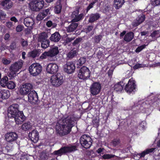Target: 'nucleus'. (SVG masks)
<instances>
[{"instance_id":"nucleus-10","label":"nucleus","mask_w":160,"mask_h":160,"mask_svg":"<svg viewBox=\"0 0 160 160\" xmlns=\"http://www.w3.org/2000/svg\"><path fill=\"white\" fill-rule=\"evenodd\" d=\"M101 88V84L99 82H95L90 86V92L93 96H95L100 92Z\"/></svg>"},{"instance_id":"nucleus-40","label":"nucleus","mask_w":160,"mask_h":160,"mask_svg":"<svg viewBox=\"0 0 160 160\" xmlns=\"http://www.w3.org/2000/svg\"><path fill=\"white\" fill-rule=\"evenodd\" d=\"M8 88L10 89H14L16 87V84L14 82L12 81H9L6 85Z\"/></svg>"},{"instance_id":"nucleus-62","label":"nucleus","mask_w":160,"mask_h":160,"mask_svg":"<svg viewBox=\"0 0 160 160\" xmlns=\"http://www.w3.org/2000/svg\"><path fill=\"white\" fill-rule=\"evenodd\" d=\"M93 28V27L92 25L89 26L85 28V31L87 33L89 32L92 30Z\"/></svg>"},{"instance_id":"nucleus-15","label":"nucleus","mask_w":160,"mask_h":160,"mask_svg":"<svg viewBox=\"0 0 160 160\" xmlns=\"http://www.w3.org/2000/svg\"><path fill=\"white\" fill-rule=\"evenodd\" d=\"M58 65L54 63H50L47 67L46 71L48 73L54 74L56 73L58 71Z\"/></svg>"},{"instance_id":"nucleus-9","label":"nucleus","mask_w":160,"mask_h":160,"mask_svg":"<svg viewBox=\"0 0 160 160\" xmlns=\"http://www.w3.org/2000/svg\"><path fill=\"white\" fill-rule=\"evenodd\" d=\"M50 82L53 86L58 87L63 82V77L60 74H57L51 77Z\"/></svg>"},{"instance_id":"nucleus-39","label":"nucleus","mask_w":160,"mask_h":160,"mask_svg":"<svg viewBox=\"0 0 160 160\" xmlns=\"http://www.w3.org/2000/svg\"><path fill=\"white\" fill-rule=\"evenodd\" d=\"M75 37H67L65 39H64L63 40V44L64 45H67L70 42H71L72 41L74 40L75 39Z\"/></svg>"},{"instance_id":"nucleus-58","label":"nucleus","mask_w":160,"mask_h":160,"mask_svg":"<svg viewBox=\"0 0 160 160\" xmlns=\"http://www.w3.org/2000/svg\"><path fill=\"white\" fill-rule=\"evenodd\" d=\"M16 47V43L15 42H13L11 43L9 46L10 49L12 50H14Z\"/></svg>"},{"instance_id":"nucleus-7","label":"nucleus","mask_w":160,"mask_h":160,"mask_svg":"<svg viewBox=\"0 0 160 160\" xmlns=\"http://www.w3.org/2000/svg\"><path fill=\"white\" fill-rule=\"evenodd\" d=\"M32 88V85L30 83H27L22 84L19 87L18 92L21 95H26L31 91Z\"/></svg>"},{"instance_id":"nucleus-42","label":"nucleus","mask_w":160,"mask_h":160,"mask_svg":"<svg viewBox=\"0 0 160 160\" xmlns=\"http://www.w3.org/2000/svg\"><path fill=\"white\" fill-rule=\"evenodd\" d=\"M46 25L48 28L51 27L52 28H56L57 24L55 23H53L51 20H49L46 22Z\"/></svg>"},{"instance_id":"nucleus-30","label":"nucleus","mask_w":160,"mask_h":160,"mask_svg":"<svg viewBox=\"0 0 160 160\" xmlns=\"http://www.w3.org/2000/svg\"><path fill=\"white\" fill-rule=\"evenodd\" d=\"M48 35L46 32H42L39 34L38 38V42H41L47 39H48Z\"/></svg>"},{"instance_id":"nucleus-57","label":"nucleus","mask_w":160,"mask_h":160,"mask_svg":"<svg viewBox=\"0 0 160 160\" xmlns=\"http://www.w3.org/2000/svg\"><path fill=\"white\" fill-rule=\"evenodd\" d=\"M47 56L49 57V56L48 53V52H45L42 54V55L40 57V58L42 59H45L46 58Z\"/></svg>"},{"instance_id":"nucleus-12","label":"nucleus","mask_w":160,"mask_h":160,"mask_svg":"<svg viewBox=\"0 0 160 160\" xmlns=\"http://www.w3.org/2000/svg\"><path fill=\"white\" fill-rule=\"evenodd\" d=\"M75 69V64L72 61L67 62L64 65V71L68 74H71L73 73Z\"/></svg>"},{"instance_id":"nucleus-44","label":"nucleus","mask_w":160,"mask_h":160,"mask_svg":"<svg viewBox=\"0 0 160 160\" xmlns=\"http://www.w3.org/2000/svg\"><path fill=\"white\" fill-rule=\"evenodd\" d=\"M92 123L94 127L98 128L99 125V119L97 118H95L93 119Z\"/></svg>"},{"instance_id":"nucleus-45","label":"nucleus","mask_w":160,"mask_h":160,"mask_svg":"<svg viewBox=\"0 0 160 160\" xmlns=\"http://www.w3.org/2000/svg\"><path fill=\"white\" fill-rule=\"evenodd\" d=\"M102 37V36L101 35L95 36L94 38V42L97 44L99 43L101 40Z\"/></svg>"},{"instance_id":"nucleus-36","label":"nucleus","mask_w":160,"mask_h":160,"mask_svg":"<svg viewBox=\"0 0 160 160\" xmlns=\"http://www.w3.org/2000/svg\"><path fill=\"white\" fill-rule=\"evenodd\" d=\"M84 15L83 13L78 14L75 18L72 20V22H78L82 19L84 18Z\"/></svg>"},{"instance_id":"nucleus-16","label":"nucleus","mask_w":160,"mask_h":160,"mask_svg":"<svg viewBox=\"0 0 160 160\" xmlns=\"http://www.w3.org/2000/svg\"><path fill=\"white\" fill-rule=\"evenodd\" d=\"M18 137V135L16 133L9 132L5 135V138L7 142H11L16 141Z\"/></svg>"},{"instance_id":"nucleus-2","label":"nucleus","mask_w":160,"mask_h":160,"mask_svg":"<svg viewBox=\"0 0 160 160\" xmlns=\"http://www.w3.org/2000/svg\"><path fill=\"white\" fill-rule=\"evenodd\" d=\"M19 105L17 104H12L9 107L8 109V118H14L17 124H21L26 118L23 112L19 111Z\"/></svg>"},{"instance_id":"nucleus-55","label":"nucleus","mask_w":160,"mask_h":160,"mask_svg":"<svg viewBox=\"0 0 160 160\" xmlns=\"http://www.w3.org/2000/svg\"><path fill=\"white\" fill-rule=\"evenodd\" d=\"M6 14L4 12L0 10V20H4L6 17Z\"/></svg>"},{"instance_id":"nucleus-3","label":"nucleus","mask_w":160,"mask_h":160,"mask_svg":"<svg viewBox=\"0 0 160 160\" xmlns=\"http://www.w3.org/2000/svg\"><path fill=\"white\" fill-rule=\"evenodd\" d=\"M77 150V147L75 145H71L70 146H64L61 147L58 150L55 151L52 153V155L61 156L63 154L74 152Z\"/></svg>"},{"instance_id":"nucleus-8","label":"nucleus","mask_w":160,"mask_h":160,"mask_svg":"<svg viewBox=\"0 0 160 160\" xmlns=\"http://www.w3.org/2000/svg\"><path fill=\"white\" fill-rule=\"evenodd\" d=\"M44 1H31L29 5L33 11H38L44 6Z\"/></svg>"},{"instance_id":"nucleus-46","label":"nucleus","mask_w":160,"mask_h":160,"mask_svg":"<svg viewBox=\"0 0 160 160\" xmlns=\"http://www.w3.org/2000/svg\"><path fill=\"white\" fill-rule=\"evenodd\" d=\"M21 44L22 48L24 49L26 48L28 45V42L27 40H25L24 39H21Z\"/></svg>"},{"instance_id":"nucleus-41","label":"nucleus","mask_w":160,"mask_h":160,"mask_svg":"<svg viewBox=\"0 0 160 160\" xmlns=\"http://www.w3.org/2000/svg\"><path fill=\"white\" fill-rule=\"evenodd\" d=\"M117 156L115 155L109 154H105L102 156V158L103 159H109Z\"/></svg>"},{"instance_id":"nucleus-49","label":"nucleus","mask_w":160,"mask_h":160,"mask_svg":"<svg viewBox=\"0 0 160 160\" xmlns=\"http://www.w3.org/2000/svg\"><path fill=\"white\" fill-rule=\"evenodd\" d=\"M146 46L145 44H143L140 46H138L136 48L135 51L136 52H141L142 50L145 48Z\"/></svg>"},{"instance_id":"nucleus-4","label":"nucleus","mask_w":160,"mask_h":160,"mask_svg":"<svg viewBox=\"0 0 160 160\" xmlns=\"http://www.w3.org/2000/svg\"><path fill=\"white\" fill-rule=\"evenodd\" d=\"M91 72L88 68L82 66L78 72V77L80 79L86 81L90 79Z\"/></svg>"},{"instance_id":"nucleus-6","label":"nucleus","mask_w":160,"mask_h":160,"mask_svg":"<svg viewBox=\"0 0 160 160\" xmlns=\"http://www.w3.org/2000/svg\"><path fill=\"white\" fill-rule=\"evenodd\" d=\"M80 142L82 146L86 149L89 148L92 144L91 138L86 135H82L80 138Z\"/></svg>"},{"instance_id":"nucleus-24","label":"nucleus","mask_w":160,"mask_h":160,"mask_svg":"<svg viewBox=\"0 0 160 160\" xmlns=\"http://www.w3.org/2000/svg\"><path fill=\"white\" fill-rule=\"evenodd\" d=\"M1 5L4 9L8 10L12 7L13 3L11 1H3L1 2Z\"/></svg>"},{"instance_id":"nucleus-38","label":"nucleus","mask_w":160,"mask_h":160,"mask_svg":"<svg viewBox=\"0 0 160 160\" xmlns=\"http://www.w3.org/2000/svg\"><path fill=\"white\" fill-rule=\"evenodd\" d=\"M8 78L7 76H4L0 80V84L2 86L4 87L7 85Z\"/></svg>"},{"instance_id":"nucleus-1","label":"nucleus","mask_w":160,"mask_h":160,"mask_svg":"<svg viewBox=\"0 0 160 160\" xmlns=\"http://www.w3.org/2000/svg\"><path fill=\"white\" fill-rule=\"evenodd\" d=\"M75 118L72 115H68L62 120V123L58 122L56 125V132L60 136L68 135L71 132L72 128L74 126Z\"/></svg>"},{"instance_id":"nucleus-54","label":"nucleus","mask_w":160,"mask_h":160,"mask_svg":"<svg viewBox=\"0 0 160 160\" xmlns=\"http://www.w3.org/2000/svg\"><path fill=\"white\" fill-rule=\"evenodd\" d=\"M45 17L42 13H39L37 16V19L38 20L40 21L42 20Z\"/></svg>"},{"instance_id":"nucleus-5","label":"nucleus","mask_w":160,"mask_h":160,"mask_svg":"<svg viewBox=\"0 0 160 160\" xmlns=\"http://www.w3.org/2000/svg\"><path fill=\"white\" fill-rule=\"evenodd\" d=\"M42 71V66L38 63L32 64L29 68V71L30 74L33 76L38 75Z\"/></svg>"},{"instance_id":"nucleus-27","label":"nucleus","mask_w":160,"mask_h":160,"mask_svg":"<svg viewBox=\"0 0 160 160\" xmlns=\"http://www.w3.org/2000/svg\"><path fill=\"white\" fill-rule=\"evenodd\" d=\"M23 23L27 27H32L34 24L33 19L32 18H26L24 20Z\"/></svg>"},{"instance_id":"nucleus-20","label":"nucleus","mask_w":160,"mask_h":160,"mask_svg":"<svg viewBox=\"0 0 160 160\" xmlns=\"http://www.w3.org/2000/svg\"><path fill=\"white\" fill-rule=\"evenodd\" d=\"M49 57H53L57 55L59 52L58 47L57 46H54L51 47L48 51Z\"/></svg>"},{"instance_id":"nucleus-31","label":"nucleus","mask_w":160,"mask_h":160,"mask_svg":"<svg viewBox=\"0 0 160 160\" xmlns=\"http://www.w3.org/2000/svg\"><path fill=\"white\" fill-rule=\"evenodd\" d=\"M62 1H58L56 5L54 7V11L56 14H59L61 13L62 8V5L61 3Z\"/></svg>"},{"instance_id":"nucleus-18","label":"nucleus","mask_w":160,"mask_h":160,"mask_svg":"<svg viewBox=\"0 0 160 160\" xmlns=\"http://www.w3.org/2000/svg\"><path fill=\"white\" fill-rule=\"evenodd\" d=\"M145 16L142 14L139 15L133 22L132 25L134 27H136L142 23L145 20Z\"/></svg>"},{"instance_id":"nucleus-52","label":"nucleus","mask_w":160,"mask_h":160,"mask_svg":"<svg viewBox=\"0 0 160 160\" xmlns=\"http://www.w3.org/2000/svg\"><path fill=\"white\" fill-rule=\"evenodd\" d=\"M79 8H77L76 9L73 11L72 15V17L74 18H75L76 17L77 15H78L79 13Z\"/></svg>"},{"instance_id":"nucleus-61","label":"nucleus","mask_w":160,"mask_h":160,"mask_svg":"<svg viewBox=\"0 0 160 160\" xmlns=\"http://www.w3.org/2000/svg\"><path fill=\"white\" fill-rule=\"evenodd\" d=\"M146 123L144 121H142L139 124V126L141 129H144L145 127Z\"/></svg>"},{"instance_id":"nucleus-63","label":"nucleus","mask_w":160,"mask_h":160,"mask_svg":"<svg viewBox=\"0 0 160 160\" xmlns=\"http://www.w3.org/2000/svg\"><path fill=\"white\" fill-rule=\"evenodd\" d=\"M142 67V64L139 63H138L135 64L133 66V68L134 69H137L139 68Z\"/></svg>"},{"instance_id":"nucleus-19","label":"nucleus","mask_w":160,"mask_h":160,"mask_svg":"<svg viewBox=\"0 0 160 160\" xmlns=\"http://www.w3.org/2000/svg\"><path fill=\"white\" fill-rule=\"evenodd\" d=\"M61 36L58 32H56L51 34L49 39L52 41L54 42H58L60 40Z\"/></svg>"},{"instance_id":"nucleus-11","label":"nucleus","mask_w":160,"mask_h":160,"mask_svg":"<svg viewBox=\"0 0 160 160\" xmlns=\"http://www.w3.org/2000/svg\"><path fill=\"white\" fill-rule=\"evenodd\" d=\"M136 88V85L135 81L131 78L129 80L128 83L125 85V90L128 93H133V92H134Z\"/></svg>"},{"instance_id":"nucleus-53","label":"nucleus","mask_w":160,"mask_h":160,"mask_svg":"<svg viewBox=\"0 0 160 160\" xmlns=\"http://www.w3.org/2000/svg\"><path fill=\"white\" fill-rule=\"evenodd\" d=\"M82 39L81 38H76L73 42L72 43V46H77L78 43L80 42Z\"/></svg>"},{"instance_id":"nucleus-60","label":"nucleus","mask_w":160,"mask_h":160,"mask_svg":"<svg viewBox=\"0 0 160 160\" xmlns=\"http://www.w3.org/2000/svg\"><path fill=\"white\" fill-rule=\"evenodd\" d=\"M23 28V27L21 25H18L16 28V30L17 32H20L22 30Z\"/></svg>"},{"instance_id":"nucleus-34","label":"nucleus","mask_w":160,"mask_h":160,"mask_svg":"<svg viewBox=\"0 0 160 160\" xmlns=\"http://www.w3.org/2000/svg\"><path fill=\"white\" fill-rule=\"evenodd\" d=\"M77 54L76 50H72L70 51L67 54V58L68 59H71L76 56Z\"/></svg>"},{"instance_id":"nucleus-32","label":"nucleus","mask_w":160,"mask_h":160,"mask_svg":"<svg viewBox=\"0 0 160 160\" xmlns=\"http://www.w3.org/2000/svg\"><path fill=\"white\" fill-rule=\"evenodd\" d=\"M41 53L40 49H34L29 52V56L34 58L37 57H38Z\"/></svg>"},{"instance_id":"nucleus-14","label":"nucleus","mask_w":160,"mask_h":160,"mask_svg":"<svg viewBox=\"0 0 160 160\" xmlns=\"http://www.w3.org/2000/svg\"><path fill=\"white\" fill-rule=\"evenodd\" d=\"M23 64V62L21 61L16 62L11 64L9 68V70L17 73L22 68Z\"/></svg>"},{"instance_id":"nucleus-56","label":"nucleus","mask_w":160,"mask_h":160,"mask_svg":"<svg viewBox=\"0 0 160 160\" xmlns=\"http://www.w3.org/2000/svg\"><path fill=\"white\" fill-rule=\"evenodd\" d=\"M50 8H48L47 9L43 10L42 12L46 17L48 14H50Z\"/></svg>"},{"instance_id":"nucleus-37","label":"nucleus","mask_w":160,"mask_h":160,"mask_svg":"<svg viewBox=\"0 0 160 160\" xmlns=\"http://www.w3.org/2000/svg\"><path fill=\"white\" fill-rule=\"evenodd\" d=\"M50 42L48 39H47L40 42L41 48L44 49L48 48L49 46Z\"/></svg>"},{"instance_id":"nucleus-51","label":"nucleus","mask_w":160,"mask_h":160,"mask_svg":"<svg viewBox=\"0 0 160 160\" xmlns=\"http://www.w3.org/2000/svg\"><path fill=\"white\" fill-rule=\"evenodd\" d=\"M2 62L4 65H8L10 64L11 62V61L8 60L6 58H3L2 59Z\"/></svg>"},{"instance_id":"nucleus-21","label":"nucleus","mask_w":160,"mask_h":160,"mask_svg":"<svg viewBox=\"0 0 160 160\" xmlns=\"http://www.w3.org/2000/svg\"><path fill=\"white\" fill-rule=\"evenodd\" d=\"M124 80V79L122 82H118L114 85L113 88L114 91L117 92L122 91L125 84L123 83Z\"/></svg>"},{"instance_id":"nucleus-26","label":"nucleus","mask_w":160,"mask_h":160,"mask_svg":"<svg viewBox=\"0 0 160 160\" xmlns=\"http://www.w3.org/2000/svg\"><path fill=\"white\" fill-rule=\"evenodd\" d=\"M155 148H152L146 149L141 153H138L137 155L139 156L140 158H143L147 154L153 152L155 150Z\"/></svg>"},{"instance_id":"nucleus-59","label":"nucleus","mask_w":160,"mask_h":160,"mask_svg":"<svg viewBox=\"0 0 160 160\" xmlns=\"http://www.w3.org/2000/svg\"><path fill=\"white\" fill-rule=\"evenodd\" d=\"M151 4L154 7L160 4V1H152Z\"/></svg>"},{"instance_id":"nucleus-22","label":"nucleus","mask_w":160,"mask_h":160,"mask_svg":"<svg viewBox=\"0 0 160 160\" xmlns=\"http://www.w3.org/2000/svg\"><path fill=\"white\" fill-rule=\"evenodd\" d=\"M78 26V23L75 22H72V23L68 27L66 28V31L68 32H72L76 29Z\"/></svg>"},{"instance_id":"nucleus-13","label":"nucleus","mask_w":160,"mask_h":160,"mask_svg":"<svg viewBox=\"0 0 160 160\" xmlns=\"http://www.w3.org/2000/svg\"><path fill=\"white\" fill-rule=\"evenodd\" d=\"M28 101L32 104H36L38 101V94L34 90L30 91L28 95Z\"/></svg>"},{"instance_id":"nucleus-43","label":"nucleus","mask_w":160,"mask_h":160,"mask_svg":"<svg viewBox=\"0 0 160 160\" xmlns=\"http://www.w3.org/2000/svg\"><path fill=\"white\" fill-rule=\"evenodd\" d=\"M120 142V139L119 138H114L112 141L111 143L114 147H116L118 145Z\"/></svg>"},{"instance_id":"nucleus-28","label":"nucleus","mask_w":160,"mask_h":160,"mask_svg":"<svg viewBox=\"0 0 160 160\" xmlns=\"http://www.w3.org/2000/svg\"><path fill=\"white\" fill-rule=\"evenodd\" d=\"M134 34L132 32H127L124 36L123 40L126 42H129L133 38Z\"/></svg>"},{"instance_id":"nucleus-47","label":"nucleus","mask_w":160,"mask_h":160,"mask_svg":"<svg viewBox=\"0 0 160 160\" xmlns=\"http://www.w3.org/2000/svg\"><path fill=\"white\" fill-rule=\"evenodd\" d=\"M40 158L42 160H46L48 158V156L46 153L42 152L41 153Z\"/></svg>"},{"instance_id":"nucleus-33","label":"nucleus","mask_w":160,"mask_h":160,"mask_svg":"<svg viewBox=\"0 0 160 160\" xmlns=\"http://www.w3.org/2000/svg\"><path fill=\"white\" fill-rule=\"evenodd\" d=\"M32 126L30 122L24 123L21 126V128L23 131H26L31 128Z\"/></svg>"},{"instance_id":"nucleus-35","label":"nucleus","mask_w":160,"mask_h":160,"mask_svg":"<svg viewBox=\"0 0 160 160\" xmlns=\"http://www.w3.org/2000/svg\"><path fill=\"white\" fill-rule=\"evenodd\" d=\"M113 6L117 9L121 8L125 2V1H114Z\"/></svg>"},{"instance_id":"nucleus-23","label":"nucleus","mask_w":160,"mask_h":160,"mask_svg":"<svg viewBox=\"0 0 160 160\" xmlns=\"http://www.w3.org/2000/svg\"><path fill=\"white\" fill-rule=\"evenodd\" d=\"M100 17V14L98 13H92L89 16L88 22L90 23H92L97 20Z\"/></svg>"},{"instance_id":"nucleus-64","label":"nucleus","mask_w":160,"mask_h":160,"mask_svg":"<svg viewBox=\"0 0 160 160\" xmlns=\"http://www.w3.org/2000/svg\"><path fill=\"white\" fill-rule=\"evenodd\" d=\"M6 25L8 28H10L13 25L12 22H6Z\"/></svg>"},{"instance_id":"nucleus-48","label":"nucleus","mask_w":160,"mask_h":160,"mask_svg":"<svg viewBox=\"0 0 160 160\" xmlns=\"http://www.w3.org/2000/svg\"><path fill=\"white\" fill-rule=\"evenodd\" d=\"M10 72L8 75L9 78V79H12L14 78L16 76V73L13 71L9 70Z\"/></svg>"},{"instance_id":"nucleus-29","label":"nucleus","mask_w":160,"mask_h":160,"mask_svg":"<svg viewBox=\"0 0 160 160\" xmlns=\"http://www.w3.org/2000/svg\"><path fill=\"white\" fill-rule=\"evenodd\" d=\"M86 58L84 57H80L76 62V66L77 68H80L86 62Z\"/></svg>"},{"instance_id":"nucleus-17","label":"nucleus","mask_w":160,"mask_h":160,"mask_svg":"<svg viewBox=\"0 0 160 160\" xmlns=\"http://www.w3.org/2000/svg\"><path fill=\"white\" fill-rule=\"evenodd\" d=\"M28 137L34 143H36L39 139V133L36 130H34L29 132Z\"/></svg>"},{"instance_id":"nucleus-50","label":"nucleus","mask_w":160,"mask_h":160,"mask_svg":"<svg viewBox=\"0 0 160 160\" xmlns=\"http://www.w3.org/2000/svg\"><path fill=\"white\" fill-rule=\"evenodd\" d=\"M98 1H94L92 2L91 3L88 5V6L87 7L86 9V12L87 13L88 11L91 8H92L93 7V5L97 2H98Z\"/></svg>"},{"instance_id":"nucleus-25","label":"nucleus","mask_w":160,"mask_h":160,"mask_svg":"<svg viewBox=\"0 0 160 160\" xmlns=\"http://www.w3.org/2000/svg\"><path fill=\"white\" fill-rule=\"evenodd\" d=\"M10 96V92L8 90L0 91V98L3 99H8Z\"/></svg>"}]
</instances>
